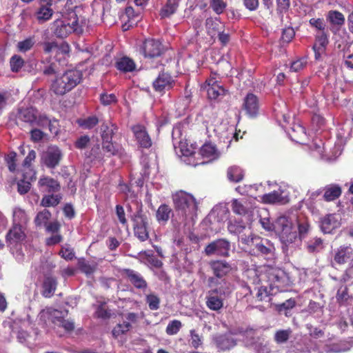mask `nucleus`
I'll return each mask as SVG.
<instances>
[{"label":"nucleus","instance_id":"8","mask_svg":"<svg viewBox=\"0 0 353 353\" xmlns=\"http://www.w3.org/2000/svg\"><path fill=\"white\" fill-rule=\"evenodd\" d=\"M62 157L61 150L54 145L49 146L43 152L41 161L48 168H54L59 164Z\"/></svg>","mask_w":353,"mask_h":353},{"label":"nucleus","instance_id":"64","mask_svg":"<svg viewBox=\"0 0 353 353\" xmlns=\"http://www.w3.org/2000/svg\"><path fill=\"white\" fill-rule=\"evenodd\" d=\"M101 138L103 142L106 141H112L114 134V129L112 127H109L107 125L101 126Z\"/></svg>","mask_w":353,"mask_h":353},{"label":"nucleus","instance_id":"25","mask_svg":"<svg viewBox=\"0 0 353 353\" xmlns=\"http://www.w3.org/2000/svg\"><path fill=\"white\" fill-rule=\"evenodd\" d=\"M353 347V341H341L327 346L325 351L327 353H341L350 350Z\"/></svg>","mask_w":353,"mask_h":353},{"label":"nucleus","instance_id":"33","mask_svg":"<svg viewBox=\"0 0 353 353\" xmlns=\"http://www.w3.org/2000/svg\"><path fill=\"white\" fill-rule=\"evenodd\" d=\"M179 0H168L160 11L161 18H168L174 14L179 7Z\"/></svg>","mask_w":353,"mask_h":353},{"label":"nucleus","instance_id":"43","mask_svg":"<svg viewBox=\"0 0 353 353\" xmlns=\"http://www.w3.org/2000/svg\"><path fill=\"white\" fill-rule=\"evenodd\" d=\"M256 238H259V236H254L252 234L250 228H248L243 233L239 236V241L244 245L254 247Z\"/></svg>","mask_w":353,"mask_h":353},{"label":"nucleus","instance_id":"14","mask_svg":"<svg viewBox=\"0 0 353 353\" xmlns=\"http://www.w3.org/2000/svg\"><path fill=\"white\" fill-rule=\"evenodd\" d=\"M132 130L137 143L141 147L149 148L152 146V140L143 125H135L132 127Z\"/></svg>","mask_w":353,"mask_h":353},{"label":"nucleus","instance_id":"27","mask_svg":"<svg viewBox=\"0 0 353 353\" xmlns=\"http://www.w3.org/2000/svg\"><path fill=\"white\" fill-rule=\"evenodd\" d=\"M51 90L55 94L63 95L72 90L70 87H68L66 81L63 80L62 75H61L60 77H57L52 83Z\"/></svg>","mask_w":353,"mask_h":353},{"label":"nucleus","instance_id":"38","mask_svg":"<svg viewBox=\"0 0 353 353\" xmlns=\"http://www.w3.org/2000/svg\"><path fill=\"white\" fill-rule=\"evenodd\" d=\"M116 67L119 70L125 72H132L135 69V63L132 59L123 57L117 60Z\"/></svg>","mask_w":353,"mask_h":353},{"label":"nucleus","instance_id":"53","mask_svg":"<svg viewBox=\"0 0 353 353\" xmlns=\"http://www.w3.org/2000/svg\"><path fill=\"white\" fill-rule=\"evenodd\" d=\"M138 254L139 256H144L148 262L154 268H160L163 265V263L161 260L146 251H141Z\"/></svg>","mask_w":353,"mask_h":353},{"label":"nucleus","instance_id":"20","mask_svg":"<svg viewBox=\"0 0 353 353\" xmlns=\"http://www.w3.org/2000/svg\"><path fill=\"white\" fill-rule=\"evenodd\" d=\"M181 134V128L174 127L172 130L173 145L175 149L179 148L181 154L185 157L192 155L194 153L193 149L188 147L185 141L180 140L176 141L177 137Z\"/></svg>","mask_w":353,"mask_h":353},{"label":"nucleus","instance_id":"32","mask_svg":"<svg viewBox=\"0 0 353 353\" xmlns=\"http://www.w3.org/2000/svg\"><path fill=\"white\" fill-rule=\"evenodd\" d=\"M131 220L133 222V228L148 226V218L143 213L141 205H137V210L134 214L131 215Z\"/></svg>","mask_w":353,"mask_h":353},{"label":"nucleus","instance_id":"23","mask_svg":"<svg viewBox=\"0 0 353 353\" xmlns=\"http://www.w3.org/2000/svg\"><path fill=\"white\" fill-rule=\"evenodd\" d=\"M63 80L66 81L68 87L72 90L81 81L82 72L77 70H68L62 74Z\"/></svg>","mask_w":353,"mask_h":353},{"label":"nucleus","instance_id":"19","mask_svg":"<svg viewBox=\"0 0 353 353\" xmlns=\"http://www.w3.org/2000/svg\"><path fill=\"white\" fill-rule=\"evenodd\" d=\"M210 266L214 275L217 277H224L232 271L230 263L224 260L213 261L210 263Z\"/></svg>","mask_w":353,"mask_h":353},{"label":"nucleus","instance_id":"21","mask_svg":"<svg viewBox=\"0 0 353 353\" xmlns=\"http://www.w3.org/2000/svg\"><path fill=\"white\" fill-rule=\"evenodd\" d=\"M243 108L250 117L256 116L259 108L257 97L252 93L248 94L244 99Z\"/></svg>","mask_w":353,"mask_h":353},{"label":"nucleus","instance_id":"34","mask_svg":"<svg viewBox=\"0 0 353 353\" xmlns=\"http://www.w3.org/2000/svg\"><path fill=\"white\" fill-rule=\"evenodd\" d=\"M254 290H256V297L260 301H263L266 297L270 295L275 294L276 293H271L272 290L269 288L268 285L265 281H261L259 284L254 285Z\"/></svg>","mask_w":353,"mask_h":353},{"label":"nucleus","instance_id":"51","mask_svg":"<svg viewBox=\"0 0 353 353\" xmlns=\"http://www.w3.org/2000/svg\"><path fill=\"white\" fill-rule=\"evenodd\" d=\"M35 40L34 37H28L23 41L18 42L17 48L21 52H26L30 50L34 45Z\"/></svg>","mask_w":353,"mask_h":353},{"label":"nucleus","instance_id":"58","mask_svg":"<svg viewBox=\"0 0 353 353\" xmlns=\"http://www.w3.org/2000/svg\"><path fill=\"white\" fill-rule=\"evenodd\" d=\"M299 232L301 237H304L310 230V224L307 219L299 218L297 221Z\"/></svg>","mask_w":353,"mask_h":353},{"label":"nucleus","instance_id":"60","mask_svg":"<svg viewBox=\"0 0 353 353\" xmlns=\"http://www.w3.org/2000/svg\"><path fill=\"white\" fill-rule=\"evenodd\" d=\"M336 298L339 303H346L350 299V295L348 294L347 292V288L346 286L340 287L339 289L338 290Z\"/></svg>","mask_w":353,"mask_h":353},{"label":"nucleus","instance_id":"46","mask_svg":"<svg viewBox=\"0 0 353 353\" xmlns=\"http://www.w3.org/2000/svg\"><path fill=\"white\" fill-rule=\"evenodd\" d=\"M223 277H217L215 275L210 276L208 279V286L211 289H221L222 292H225L224 286L226 285L227 281Z\"/></svg>","mask_w":353,"mask_h":353},{"label":"nucleus","instance_id":"6","mask_svg":"<svg viewBox=\"0 0 353 353\" xmlns=\"http://www.w3.org/2000/svg\"><path fill=\"white\" fill-rule=\"evenodd\" d=\"M67 314V311H60L52 307H47L40 312L38 318L44 324L52 322L54 325L59 327Z\"/></svg>","mask_w":353,"mask_h":353},{"label":"nucleus","instance_id":"55","mask_svg":"<svg viewBox=\"0 0 353 353\" xmlns=\"http://www.w3.org/2000/svg\"><path fill=\"white\" fill-rule=\"evenodd\" d=\"M10 68L12 72H17L25 65L23 59L19 55H14L11 57L10 61Z\"/></svg>","mask_w":353,"mask_h":353},{"label":"nucleus","instance_id":"2","mask_svg":"<svg viewBox=\"0 0 353 353\" xmlns=\"http://www.w3.org/2000/svg\"><path fill=\"white\" fill-rule=\"evenodd\" d=\"M172 199L176 212V221L184 225L194 221L199 209V203L194 196L180 190L172 195Z\"/></svg>","mask_w":353,"mask_h":353},{"label":"nucleus","instance_id":"63","mask_svg":"<svg viewBox=\"0 0 353 353\" xmlns=\"http://www.w3.org/2000/svg\"><path fill=\"white\" fill-rule=\"evenodd\" d=\"M328 43V38L327 34L325 31L320 32L316 37V42L314 46H317V47L325 49Z\"/></svg>","mask_w":353,"mask_h":353},{"label":"nucleus","instance_id":"30","mask_svg":"<svg viewBox=\"0 0 353 353\" xmlns=\"http://www.w3.org/2000/svg\"><path fill=\"white\" fill-rule=\"evenodd\" d=\"M37 111L33 108H28L21 110L17 115V120L28 123H33L35 122Z\"/></svg>","mask_w":353,"mask_h":353},{"label":"nucleus","instance_id":"17","mask_svg":"<svg viewBox=\"0 0 353 353\" xmlns=\"http://www.w3.org/2000/svg\"><path fill=\"white\" fill-rule=\"evenodd\" d=\"M40 191L43 192L56 193L61 189L59 183L50 176H42L38 181Z\"/></svg>","mask_w":353,"mask_h":353},{"label":"nucleus","instance_id":"7","mask_svg":"<svg viewBox=\"0 0 353 353\" xmlns=\"http://www.w3.org/2000/svg\"><path fill=\"white\" fill-rule=\"evenodd\" d=\"M225 292H222L221 289L210 290L205 297V304L207 307L216 312H220L224 305V297Z\"/></svg>","mask_w":353,"mask_h":353},{"label":"nucleus","instance_id":"18","mask_svg":"<svg viewBox=\"0 0 353 353\" xmlns=\"http://www.w3.org/2000/svg\"><path fill=\"white\" fill-rule=\"evenodd\" d=\"M340 226V221L335 214H327L320 220V228L325 234H330Z\"/></svg>","mask_w":353,"mask_h":353},{"label":"nucleus","instance_id":"1","mask_svg":"<svg viewBox=\"0 0 353 353\" xmlns=\"http://www.w3.org/2000/svg\"><path fill=\"white\" fill-rule=\"evenodd\" d=\"M248 281L252 285L259 284L261 281H265L271 293L287 291L291 285L292 281L287 273L282 269L269 268L265 272H259L256 269H248L245 272Z\"/></svg>","mask_w":353,"mask_h":353},{"label":"nucleus","instance_id":"54","mask_svg":"<svg viewBox=\"0 0 353 353\" xmlns=\"http://www.w3.org/2000/svg\"><path fill=\"white\" fill-rule=\"evenodd\" d=\"M79 268L80 270L86 275H90L94 272L97 265L94 263H90L84 260L79 262Z\"/></svg>","mask_w":353,"mask_h":353},{"label":"nucleus","instance_id":"41","mask_svg":"<svg viewBox=\"0 0 353 353\" xmlns=\"http://www.w3.org/2000/svg\"><path fill=\"white\" fill-rule=\"evenodd\" d=\"M248 228L242 221H230L228 224V230L230 233L239 236L243 233Z\"/></svg>","mask_w":353,"mask_h":353},{"label":"nucleus","instance_id":"36","mask_svg":"<svg viewBox=\"0 0 353 353\" xmlns=\"http://www.w3.org/2000/svg\"><path fill=\"white\" fill-rule=\"evenodd\" d=\"M327 19L333 26L341 28L344 25L345 19L344 15L337 10H330L327 15Z\"/></svg>","mask_w":353,"mask_h":353},{"label":"nucleus","instance_id":"24","mask_svg":"<svg viewBox=\"0 0 353 353\" xmlns=\"http://www.w3.org/2000/svg\"><path fill=\"white\" fill-rule=\"evenodd\" d=\"M22 226L13 225L6 235L7 241L10 245L15 244L23 241L25 238L24 232Z\"/></svg>","mask_w":353,"mask_h":353},{"label":"nucleus","instance_id":"22","mask_svg":"<svg viewBox=\"0 0 353 353\" xmlns=\"http://www.w3.org/2000/svg\"><path fill=\"white\" fill-rule=\"evenodd\" d=\"M57 285V279L51 276H45L43 284L41 294L46 298H50L54 294Z\"/></svg>","mask_w":353,"mask_h":353},{"label":"nucleus","instance_id":"12","mask_svg":"<svg viewBox=\"0 0 353 353\" xmlns=\"http://www.w3.org/2000/svg\"><path fill=\"white\" fill-rule=\"evenodd\" d=\"M174 81L171 75L167 72H161L158 77L153 81V88L155 91L163 92L173 87Z\"/></svg>","mask_w":353,"mask_h":353},{"label":"nucleus","instance_id":"29","mask_svg":"<svg viewBox=\"0 0 353 353\" xmlns=\"http://www.w3.org/2000/svg\"><path fill=\"white\" fill-rule=\"evenodd\" d=\"M67 23L70 26L72 30L71 32L81 34L83 32V23L79 22V18L75 11L71 10L68 12L67 19H65Z\"/></svg>","mask_w":353,"mask_h":353},{"label":"nucleus","instance_id":"10","mask_svg":"<svg viewBox=\"0 0 353 353\" xmlns=\"http://www.w3.org/2000/svg\"><path fill=\"white\" fill-rule=\"evenodd\" d=\"M52 0H41V3L34 13V16L39 23H45L49 21L54 13L52 9Z\"/></svg>","mask_w":353,"mask_h":353},{"label":"nucleus","instance_id":"49","mask_svg":"<svg viewBox=\"0 0 353 353\" xmlns=\"http://www.w3.org/2000/svg\"><path fill=\"white\" fill-rule=\"evenodd\" d=\"M145 302L151 310H157L160 306V299L154 293H150L145 296Z\"/></svg>","mask_w":353,"mask_h":353},{"label":"nucleus","instance_id":"57","mask_svg":"<svg viewBox=\"0 0 353 353\" xmlns=\"http://www.w3.org/2000/svg\"><path fill=\"white\" fill-rule=\"evenodd\" d=\"M181 327L182 324L180 321L173 320L167 325L165 332L168 335H174L178 333Z\"/></svg>","mask_w":353,"mask_h":353},{"label":"nucleus","instance_id":"31","mask_svg":"<svg viewBox=\"0 0 353 353\" xmlns=\"http://www.w3.org/2000/svg\"><path fill=\"white\" fill-rule=\"evenodd\" d=\"M54 34L61 38L66 37L71 32L72 28L67 23L65 20H57L54 21Z\"/></svg>","mask_w":353,"mask_h":353},{"label":"nucleus","instance_id":"15","mask_svg":"<svg viewBox=\"0 0 353 353\" xmlns=\"http://www.w3.org/2000/svg\"><path fill=\"white\" fill-rule=\"evenodd\" d=\"M205 88L207 91L208 97L211 99H216L226 94L227 90L223 88L214 77H211L206 81Z\"/></svg>","mask_w":353,"mask_h":353},{"label":"nucleus","instance_id":"9","mask_svg":"<svg viewBox=\"0 0 353 353\" xmlns=\"http://www.w3.org/2000/svg\"><path fill=\"white\" fill-rule=\"evenodd\" d=\"M123 273L136 289L142 292L146 291L148 287V283L139 272L132 269H123Z\"/></svg>","mask_w":353,"mask_h":353},{"label":"nucleus","instance_id":"61","mask_svg":"<svg viewBox=\"0 0 353 353\" xmlns=\"http://www.w3.org/2000/svg\"><path fill=\"white\" fill-rule=\"evenodd\" d=\"M148 226L134 227V235L141 241H145L149 238Z\"/></svg>","mask_w":353,"mask_h":353},{"label":"nucleus","instance_id":"40","mask_svg":"<svg viewBox=\"0 0 353 353\" xmlns=\"http://www.w3.org/2000/svg\"><path fill=\"white\" fill-rule=\"evenodd\" d=\"M102 150L108 157H110L121 154V148L119 145H114L112 141H106L102 142Z\"/></svg>","mask_w":353,"mask_h":353},{"label":"nucleus","instance_id":"42","mask_svg":"<svg viewBox=\"0 0 353 353\" xmlns=\"http://www.w3.org/2000/svg\"><path fill=\"white\" fill-rule=\"evenodd\" d=\"M61 198L59 194L51 193V194L46 195L42 198L41 205L43 207H54L60 203Z\"/></svg>","mask_w":353,"mask_h":353},{"label":"nucleus","instance_id":"44","mask_svg":"<svg viewBox=\"0 0 353 353\" xmlns=\"http://www.w3.org/2000/svg\"><path fill=\"white\" fill-rule=\"evenodd\" d=\"M292 331L290 328L286 330H279L274 335V340L278 344L286 343L291 336Z\"/></svg>","mask_w":353,"mask_h":353},{"label":"nucleus","instance_id":"3","mask_svg":"<svg viewBox=\"0 0 353 353\" xmlns=\"http://www.w3.org/2000/svg\"><path fill=\"white\" fill-rule=\"evenodd\" d=\"M274 230L279 234L283 249L293 243L297 234L291 219L285 216L279 217L274 222Z\"/></svg>","mask_w":353,"mask_h":353},{"label":"nucleus","instance_id":"52","mask_svg":"<svg viewBox=\"0 0 353 353\" xmlns=\"http://www.w3.org/2000/svg\"><path fill=\"white\" fill-rule=\"evenodd\" d=\"M263 200L265 203H282L283 199L279 191H273L272 192L263 195Z\"/></svg>","mask_w":353,"mask_h":353},{"label":"nucleus","instance_id":"11","mask_svg":"<svg viewBox=\"0 0 353 353\" xmlns=\"http://www.w3.org/2000/svg\"><path fill=\"white\" fill-rule=\"evenodd\" d=\"M255 253L261 254L267 259H272L274 256L275 248L274 245L268 239L256 238L254 245Z\"/></svg>","mask_w":353,"mask_h":353},{"label":"nucleus","instance_id":"5","mask_svg":"<svg viewBox=\"0 0 353 353\" xmlns=\"http://www.w3.org/2000/svg\"><path fill=\"white\" fill-rule=\"evenodd\" d=\"M164 52V47L159 40L146 39L140 46V52L145 58L153 59L160 57Z\"/></svg>","mask_w":353,"mask_h":353},{"label":"nucleus","instance_id":"47","mask_svg":"<svg viewBox=\"0 0 353 353\" xmlns=\"http://www.w3.org/2000/svg\"><path fill=\"white\" fill-rule=\"evenodd\" d=\"M324 248L323 240L320 238H314L308 241L307 249L310 252H319Z\"/></svg>","mask_w":353,"mask_h":353},{"label":"nucleus","instance_id":"13","mask_svg":"<svg viewBox=\"0 0 353 353\" xmlns=\"http://www.w3.org/2000/svg\"><path fill=\"white\" fill-rule=\"evenodd\" d=\"M353 260V248L350 245H341L334 250V261L343 265Z\"/></svg>","mask_w":353,"mask_h":353},{"label":"nucleus","instance_id":"4","mask_svg":"<svg viewBox=\"0 0 353 353\" xmlns=\"http://www.w3.org/2000/svg\"><path fill=\"white\" fill-rule=\"evenodd\" d=\"M231 248L230 242L225 239L215 240L205 248L207 256L216 255L221 257H228Z\"/></svg>","mask_w":353,"mask_h":353},{"label":"nucleus","instance_id":"45","mask_svg":"<svg viewBox=\"0 0 353 353\" xmlns=\"http://www.w3.org/2000/svg\"><path fill=\"white\" fill-rule=\"evenodd\" d=\"M296 305V301L294 299H289L285 302L276 305V310L284 314L286 316H289L290 310Z\"/></svg>","mask_w":353,"mask_h":353},{"label":"nucleus","instance_id":"26","mask_svg":"<svg viewBox=\"0 0 353 353\" xmlns=\"http://www.w3.org/2000/svg\"><path fill=\"white\" fill-rule=\"evenodd\" d=\"M323 199L326 201H332L338 199L342 192L341 188L337 184H330L323 188Z\"/></svg>","mask_w":353,"mask_h":353},{"label":"nucleus","instance_id":"62","mask_svg":"<svg viewBox=\"0 0 353 353\" xmlns=\"http://www.w3.org/2000/svg\"><path fill=\"white\" fill-rule=\"evenodd\" d=\"M307 63V59L305 57L297 59L291 63L290 71L298 72L302 70L306 66Z\"/></svg>","mask_w":353,"mask_h":353},{"label":"nucleus","instance_id":"37","mask_svg":"<svg viewBox=\"0 0 353 353\" xmlns=\"http://www.w3.org/2000/svg\"><path fill=\"white\" fill-rule=\"evenodd\" d=\"M13 225L23 226L28 221V217L24 210L15 207L12 211Z\"/></svg>","mask_w":353,"mask_h":353},{"label":"nucleus","instance_id":"50","mask_svg":"<svg viewBox=\"0 0 353 353\" xmlns=\"http://www.w3.org/2000/svg\"><path fill=\"white\" fill-rule=\"evenodd\" d=\"M50 217L51 213L50 211L48 210H43L37 214L34 219V223L37 226L46 225Z\"/></svg>","mask_w":353,"mask_h":353},{"label":"nucleus","instance_id":"35","mask_svg":"<svg viewBox=\"0 0 353 353\" xmlns=\"http://www.w3.org/2000/svg\"><path fill=\"white\" fill-rule=\"evenodd\" d=\"M200 154L203 158L214 160L219 158V152L215 145L212 143H205L200 149Z\"/></svg>","mask_w":353,"mask_h":353},{"label":"nucleus","instance_id":"48","mask_svg":"<svg viewBox=\"0 0 353 353\" xmlns=\"http://www.w3.org/2000/svg\"><path fill=\"white\" fill-rule=\"evenodd\" d=\"M40 121L41 122V125L43 126L44 125H47L50 132L52 134H57L58 133V121L56 119H50L46 116H41L40 117Z\"/></svg>","mask_w":353,"mask_h":353},{"label":"nucleus","instance_id":"56","mask_svg":"<svg viewBox=\"0 0 353 353\" xmlns=\"http://www.w3.org/2000/svg\"><path fill=\"white\" fill-rule=\"evenodd\" d=\"M132 325L130 322L123 321L122 323L118 324L112 330V334L117 337L121 334L126 333L130 330Z\"/></svg>","mask_w":353,"mask_h":353},{"label":"nucleus","instance_id":"39","mask_svg":"<svg viewBox=\"0 0 353 353\" xmlns=\"http://www.w3.org/2000/svg\"><path fill=\"white\" fill-rule=\"evenodd\" d=\"M243 171L236 165L230 167L227 171V176L230 181L238 183L243 178Z\"/></svg>","mask_w":353,"mask_h":353},{"label":"nucleus","instance_id":"28","mask_svg":"<svg viewBox=\"0 0 353 353\" xmlns=\"http://www.w3.org/2000/svg\"><path fill=\"white\" fill-rule=\"evenodd\" d=\"M172 214V210L166 204H161L156 212V219L159 223L165 225Z\"/></svg>","mask_w":353,"mask_h":353},{"label":"nucleus","instance_id":"59","mask_svg":"<svg viewBox=\"0 0 353 353\" xmlns=\"http://www.w3.org/2000/svg\"><path fill=\"white\" fill-rule=\"evenodd\" d=\"M231 205L233 212L236 214L245 215L248 212L247 208L237 199H233Z\"/></svg>","mask_w":353,"mask_h":353},{"label":"nucleus","instance_id":"16","mask_svg":"<svg viewBox=\"0 0 353 353\" xmlns=\"http://www.w3.org/2000/svg\"><path fill=\"white\" fill-rule=\"evenodd\" d=\"M216 347L222 351L229 350L236 345V341L229 334H219L213 336Z\"/></svg>","mask_w":353,"mask_h":353}]
</instances>
